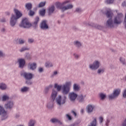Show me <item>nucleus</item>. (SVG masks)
I'll return each mask as SVG.
<instances>
[{"instance_id":"1","label":"nucleus","mask_w":126,"mask_h":126,"mask_svg":"<svg viewBox=\"0 0 126 126\" xmlns=\"http://www.w3.org/2000/svg\"><path fill=\"white\" fill-rule=\"evenodd\" d=\"M106 15L108 18H109L106 22V26L109 28H114L116 25L121 24L122 23V18L124 16L122 13H117V15L115 17L114 21L113 22L112 17H113L114 14L110 9L107 10Z\"/></svg>"},{"instance_id":"2","label":"nucleus","mask_w":126,"mask_h":126,"mask_svg":"<svg viewBox=\"0 0 126 126\" xmlns=\"http://www.w3.org/2000/svg\"><path fill=\"white\" fill-rule=\"evenodd\" d=\"M72 85V83L71 81H67L63 85V86L55 83L54 84V88H56L58 92L62 90V94H63V95H67L68 93H69Z\"/></svg>"},{"instance_id":"3","label":"nucleus","mask_w":126,"mask_h":126,"mask_svg":"<svg viewBox=\"0 0 126 126\" xmlns=\"http://www.w3.org/2000/svg\"><path fill=\"white\" fill-rule=\"evenodd\" d=\"M70 0H65L63 2L61 3V2H56L55 3V6L56 7L59 9H62L63 11H64L65 10H67L68 9H71L72 7H73V5L71 4H68L66 6V4L67 3H70Z\"/></svg>"},{"instance_id":"4","label":"nucleus","mask_w":126,"mask_h":126,"mask_svg":"<svg viewBox=\"0 0 126 126\" xmlns=\"http://www.w3.org/2000/svg\"><path fill=\"white\" fill-rule=\"evenodd\" d=\"M101 63L99 60L94 61L93 63H90L89 65V68L91 70H97L100 67Z\"/></svg>"},{"instance_id":"5","label":"nucleus","mask_w":126,"mask_h":126,"mask_svg":"<svg viewBox=\"0 0 126 126\" xmlns=\"http://www.w3.org/2000/svg\"><path fill=\"white\" fill-rule=\"evenodd\" d=\"M121 89H116L114 90L113 94L108 95V98L110 100H113V99H116L120 96L121 94Z\"/></svg>"},{"instance_id":"6","label":"nucleus","mask_w":126,"mask_h":126,"mask_svg":"<svg viewBox=\"0 0 126 126\" xmlns=\"http://www.w3.org/2000/svg\"><path fill=\"white\" fill-rule=\"evenodd\" d=\"M32 26V24L29 22L28 19L25 18L23 19L21 23L20 24V27L22 28H30Z\"/></svg>"},{"instance_id":"7","label":"nucleus","mask_w":126,"mask_h":126,"mask_svg":"<svg viewBox=\"0 0 126 126\" xmlns=\"http://www.w3.org/2000/svg\"><path fill=\"white\" fill-rule=\"evenodd\" d=\"M66 100V96H62L61 95H59L56 98V102L58 106H62L65 103Z\"/></svg>"},{"instance_id":"8","label":"nucleus","mask_w":126,"mask_h":126,"mask_svg":"<svg viewBox=\"0 0 126 126\" xmlns=\"http://www.w3.org/2000/svg\"><path fill=\"white\" fill-rule=\"evenodd\" d=\"M0 115L2 116V120H5V119H7V112L5 111L3 107L1 105H0Z\"/></svg>"},{"instance_id":"9","label":"nucleus","mask_w":126,"mask_h":126,"mask_svg":"<svg viewBox=\"0 0 126 126\" xmlns=\"http://www.w3.org/2000/svg\"><path fill=\"white\" fill-rule=\"evenodd\" d=\"M18 19L15 18L14 14H12L10 19V25L11 27H14L15 26V24H16V22H17V20Z\"/></svg>"},{"instance_id":"10","label":"nucleus","mask_w":126,"mask_h":126,"mask_svg":"<svg viewBox=\"0 0 126 126\" xmlns=\"http://www.w3.org/2000/svg\"><path fill=\"white\" fill-rule=\"evenodd\" d=\"M86 110L88 114H91L95 110V106L94 104H89L86 107Z\"/></svg>"},{"instance_id":"11","label":"nucleus","mask_w":126,"mask_h":126,"mask_svg":"<svg viewBox=\"0 0 126 126\" xmlns=\"http://www.w3.org/2000/svg\"><path fill=\"white\" fill-rule=\"evenodd\" d=\"M13 106H14V103H13V101H8L7 103L5 104L4 105V108L5 109H8V110H11L12 108H13Z\"/></svg>"},{"instance_id":"12","label":"nucleus","mask_w":126,"mask_h":126,"mask_svg":"<svg viewBox=\"0 0 126 126\" xmlns=\"http://www.w3.org/2000/svg\"><path fill=\"white\" fill-rule=\"evenodd\" d=\"M14 12L15 14L14 16L16 19H19L22 16V13L16 8L14 9Z\"/></svg>"},{"instance_id":"13","label":"nucleus","mask_w":126,"mask_h":126,"mask_svg":"<svg viewBox=\"0 0 126 126\" xmlns=\"http://www.w3.org/2000/svg\"><path fill=\"white\" fill-rule=\"evenodd\" d=\"M21 75H23L27 80H30L33 77V75L30 73L24 72V73H22Z\"/></svg>"},{"instance_id":"14","label":"nucleus","mask_w":126,"mask_h":126,"mask_svg":"<svg viewBox=\"0 0 126 126\" xmlns=\"http://www.w3.org/2000/svg\"><path fill=\"white\" fill-rule=\"evenodd\" d=\"M57 96H58V92L53 90L50 96V100L55 101V100L57 99Z\"/></svg>"},{"instance_id":"15","label":"nucleus","mask_w":126,"mask_h":126,"mask_svg":"<svg viewBox=\"0 0 126 126\" xmlns=\"http://www.w3.org/2000/svg\"><path fill=\"white\" fill-rule=\"evenodd\" d=\"M69 98L72 102L75 101V99L77 98V94L74 92H71L69 94Z\"/></svg>"},{"instance_id":"16","label":"nucleus","mask_w":126,"mask_h":126,"mask_svg":"<svg viewBox=\"0 0 126 126\" xmlns=\"http://www.w3.org/2000/svg\"><path fill=\"white\" fill-rule=\"evenodd\" d=\"M40 27L42 30H47V29H48L49 26L47 24V21H43L40 24Z\"/></svg>"},{"instance_id":"17","label":"nucleus","mask_w":126,"mask_h":126,"mask_svg":"<svg viewBox=\"0 0 126 126\" xmlns=\"http://www.w3.org/2000/svg\"><path fill=\"white\" fill-rule=\"evenodd\" d=\"M18 63H19V66L20 68H23L24 65H25V60L23 59H20L18 60Z\"/></svg>"},{"instance_id":"18","label":"nucleus","mask_w":126,"mask_h":126,"mask_svg":"<svg viewBox=\"0 0 126 126\" xmlns=\"http://www.w3.org/2000/svg\"><path fill=\"white\" fill-rule=\"evenodd\" d=\"M28 67L30 69L32 70H34L36 69V67H37V64L35 63H30L28 64Z\"/></svg>"},{"instance_id":"19","label":"nucleus","mask_w":126,"mask_h":126,"mask_svg":"<svg viewBox=\"0 0 126 126\" xmlns=\"http://www.w3.org/2000/svg\"><path fill=\"white\" fill-rule=\"evenodd\" d=\"M73 90L75 92H77L80 90V86L78 84L74 83L73 85Z\"/></svg>"},{"instance_id":"20","label":"nucleus","mask_w":126,"mask_h":126,"mask_svg":"<svg viewBox=\"0 0 126 126\" xmlns=\"http://www.w3.org/2000/svg\"><path fill=\"white\" fill-rule=\"evenodd\" d=\"M54 11H55V5H52L50 6L48 8V14H52L54 13Z\"/></svg>"},{"instance_id":"21","label":"nucleus","mask_w":126,"mask_h":126,"mask_svg":"<svg viewBox=\"0 0 126 126\" xmlns=\"http://www.w3.org/2000/svg\"><path fill=\"white\" fill-rule=\"evenodd\" d=\"M54 102L55 101L52 100L48 102L47 104L48 109H52V108H54Z\"/></svg>"},{"instance_id":"22","label":"nucleus","mask_w":126,"mask_h":126,"mask_svg":"<svg viewBox=\"0 0 126 126\" xmlns=\"http://www.w3.org/2000/svg\"><path fill=\"white\" fill-rule=\"evenodd\" d=\"M45 66L47 68H50V67H53L54 64L50 61H47L45 63Z\"/></svg>"},{"instance_id":"23","label":"nucleus","mask_w":126,"mask_h":126,"mask_svg":"<svg viewBox=\"0 0 126 126\" xmlns=\"http://www.w3.org/2000/svg\"><path fill=\"white\" fill-rule=\"evenodd\" d=\"M97 126V118H93V121L88 126Z\"/></svg>"},{"instance_id":"24","label":"nucleus","mask_w":126,"mask_h":126,"mask_svg":"<svg viewBox=\"0 0 126 126\" xmlns=\"http://www.w3.org/2000/svg\"><path fill=\"white\" fill-rule=\"evenodd\" d=\"M30 89L28 87H23L21 89L20 91L22 93H26L29 91Z\"/></svg>"},{"instance_id":"25","label":"nucleus","mask_w":126,"mask_h":126,"mask_svg":"<svg viewBox=\"0 0 126 126\" xmlns=\"http://www.w3.org/2000/svg\"><path fill=\"white\" fill-rule=\"evenodd\" d=\"M36 124V120L31 119L28 123V126H35Z\"/></svg>"},{"instance_id":"26","label":"nucleus","mask_w":126,"mask_h":126,"mask_svg":"<svg viewBox=\"0 0 126 126\" xmlns=\"http://www.w3.org/2000/svg\"><path fill=\"white\" fill-rule=\"evenodd\" d=\"M105 69L104 67H101L99 69H98L97 71V73L98 74H103V73L105 72Z\"/></svg>"},{"instance_id":"27","label":"nucleus","mask_w":126,"mask_h":126,"mask_svg":"<svg viewBox=\"0 0 126 126\" xmlns=\"http://www.w3.org/2000/svg\"><path fill=\"white\" fill-rule=\"evenodd\" d=\"M86 97V95H83L82 94H81L78 96V100L79 101V102H82L83 101H84V99H85V97Z\"/></svg>"},{"instance_id":"28","label":"nucleus","mask_w":126,"mask_h":126,"mask_svg":"<svg viewBox=\"0 0 126 126\" xmlns=\"http://www.w3.org/2000/svg\"><path fill=\"white\" fill-rule=\"evenodd\" d=\"M25 7L28 9V10H31L32 9V3H27L25 4Z\"/></svg>"},{"instance_id":"29","label":"nucleus","mask_w":126,"mask_h":126,"mask_svg":"<svg viewBox=\"0 0 126 126\" xmlns=\"http://www.w3.org/2000/svg\"><path fill=\"white\" fill-rule=\"evenodd\" d=\"M6 88H7V86L5 84L3 83H0V89H1V90H5Z\"/></svg>"},{"instance_id":"30","label":"nucleus","mask_w":126,"mask_h":126,"mask_svg":"<svg viewBox=\"0 0 126 126\" xmlns=\"http://www.w3.org/2000/svg\"><path fill=\"white\" fill-rule=\"evenodd\" d=\"M9 99V96L7 94H4L1 97V100L3 101H5Z\"/></svg>"},{"instance_id":"31","label":"nucleus","mask_w":126,"mask_h":126,"mask_svg":"<svg viewBox=\"0 0 126 126\" xmlns=\"http://www.w3.org/2000/svg\"><path fill=\"white\" fill-rule=\"evenodd\" d=\"M50 122L51 123H53V124H55L56 123H58L60 124H62V123L61 122V121H60L59 120V119H57V118H52L50 120Z\"/></svg>"},{"instance_id":"32","label":"nucleus","mask_w":126,"mask_h":126,"mask_svg":"<svg viewBox=\"0 0 126 126\" xmlns=\"http://www.w3.org/2000/svg\"><path fill=\"white\" fill-rule=\"evenodd\" d=\"M46 14V9H42L39 10V14L41 16H44L45 14Z\"/></svg>"},{"instance_id":"33","label":"nucleus","mask_w":126,"mask_h":126,"mask_svg":"<svg viewBox=\"0 0 126 126\" xmlns=\"http://www.w3.org/2000/svg\"><path fill=\"white\" fill-rule=\"evenodd\" d=\"M74 45L76 46V47H77L78 48H80V47H81V43L78 41H75L74 42Z\"/></svg>"},{"instance_id":"34","label":"nucleus","mask_w":126,"mask_h":126,"mask_svg":"<svg viewBox=\"0 0 126 126\" xmlns=\"http://www.w3.org/2000/svg\"><path fill=\"white\" fill-rule=\"evenodd\" d=\"M46 1L41 2L38 4V7H44V6L46 5Z\"/></svg>"},{"instance_id":"35","label":"nucleus","mask_w":126,"mask_h":126,"mask_svg":"<svg viewBox=\"0 0 126 126\" xmlns=\"http://www.w3.org/2000/svg\"><path fill=\"white\" fill-rule=\"evenodd\" d=\"M119 60H120V62L121 63H122V64H123L124 65H126V60L125 59V58H124L123 57H120Z\"/></svg>"},{"instance_id":"36","label":"nucleus","mask_w":126,"mask_h":126,"mask_svg":"<svg viewBox=\"0 0 126 126\" xmlns=\"http://www.w3.org/2000/svg\"><path fill=\"white\" fill-rule=\"evenodd\" d=\"M99 97L101 99V100H104L105 98H106V94H103V93H100L99 94Z\"/></svg>"},{"instance_id":"37","label":"nucleus","mask_w":126,"mask_h":126,"mask_svg":"<svg viewBox=\"0 0 126 126\" xmlns=\"http://www.w3.org/2000/svg\"><path fill=\"white\" fill-rule=\"evenodd\" d=\"M39 17H36L34 19V22L33 23V24L34 25H37L38 24V23L39 22Z\"/></svg>"},{"instance_id":"38","label":"nucleus","mask_w":126,"mask_h":126,"mask_svg":"<svg viewBox=\"0 0 126 126\" xmlns=\"http://www.w3.org/2000/svg\"><path fill=\"white\" fill-rule=\"evenodd\" d=\"M73 56L74 59H75L76 60H78V59L79 58H80V55H79V54H77L76 53H74L73 54Z\"/></svg>"},{"instance_id":"39","label":"nucleus","mask_w":126,"mask_h":126,"mask_svg":"<svg viewBox=\"0 0 126 126\" xmlns=\"http://www.w3.org/2000/svg\"><path fill=\"white\" fill-rule=\"evenodd\" d=\"M29 50V48L27 47H23L20 49L19 51L21 52V53H22V52H24V51H28Z\"/></svg>"},{"instance_id":"40","label":"nucleus","mask_w":126,"mask_h":126,"mask_svg":"<svg viewBox=\"0 0 126 126\" xmlns=\"http://www.w3.org/2000/svg\"><path fill=\"white\" fill-rule=\"evenodd\" d=\"M58 74V71H55L53 72V74L51 75V77L53 78L54 76H56Z\"/></svg>"},{"instance_id":"41","label":"nucleus","mask_w":126,"mask_h":126,"mask_svg":"<svg viewBox=\"0 0 126 126\" xmlns=\"http://www.w3.org/2000/svg\"><path fill=\"white\" fill-rule=\"evenodd\" d=\"M50 90L48 89V88L47 87L44 90V94H48L49 93V91Z\"/></svg>"},{"instance_id":"42","label":"nucleus","mask_w":126,"mask_h":126,"mask_svg":"<svg viewBox=\"0 0 126 126\" xmlns=\"http://www.w3.org/2000/svg\"><path fill=\"white\" fill-rule=\"evenodd\" d=\"M98 120L99 121L100 124H102V123H103V122L104 118H103V117L100 116L99 117Z\"/></svg>"},{"instance_id":"43","label":"nucleus","mask_w":126,"mask_h":126,"mask_svg":"<svg viewBox=\"0 0 126 126\" xmlns=\"http://www.w3.org/2000/svg\"><path fill=\"white\" fill-rule=\"evenodd\" d=\"M35 14V12L32 10H30V13H29V15H30V16H33V15H34Z\"/></svg>"},{"instance_id":"44","label":"nucleus","mask_w":126,"mask_h":126,"mask_svg":"<svg viewBox=\"0 0 126 126\" xmlns=\"http://www.w3.org/2000/svg\"><path fill=\"white\" fill-rule=\"evenodd\" d=\"M115 0H106L105 1L107 3H113Z\"/></svg>"},{"instance_id":"45","label":"nucleus","mask_w":126,"mask_h":126,"mask_svg":"<svg viewBox=\"0 0 126 126\" xmlns=\"http://www.w3.org/2000/svg\"><path fill=\"white\" fill-rule=\"evenodd\" d=\"M123 96L124 98H126V89L123 92Z\"/></svg>"},{"instance_id":"46","label":"nucleus","mask_w":126,"mask_h":126,"mask_svg":"<svg viewBox=\"0 0 126 126\" xmlns=\"http://www.w3.org/2000/svg\"><path fill=\"white\" fill-rule=\"evenodd\" d=\"M110 124V120L107 119L106 121H105V126H109V125Z\"/></svg>"},{"instance_id":"47","label":"nucleus","mask_w":126,"mask_h":126,"mask_svg":"<svg viewBox=\"0 0 126 126\" xmlns=\"http://www.w3.org/2000/svg\"><path fill=\"white\" fill-rule=\"evenodd\" d=\"M26 59H27V60H30L31 59V56H30V54H27L26 56Z\"/></svg>"},{"instance_id":"48","label":"nucleus","mask_w":126,"mask_h":126,"mask_svg":"<svg viewBox=\"0 0 126 126\" xmlns=\"http://www.w3.org/2000/svg\"><path fill=\"white\" fill-rule=\"evenodd\" d=\"M2 57H4V54L1 50H0V58H2Z\"/></svg>"},{"instance_id":"49","label":"nucleus","mask_w":126,"mask_h":126,"mask_svg":"<svg viewBox=\"0 0 126 126\" xmlns=\"http://www.w3.org/2000/svg\"><path fill=\"white\" fill-rule=\"evenodd\" d=\"M95 27L96 28H97V29H99V30H102V26H99V25H98V26H95Z\"/></svg>"},{"instance_id":"50","label":"nucleus","mask_w":126,"mask_h":126,"mask_svg":"<svg viewBox=\"0 0 126 126\" xmlns=\"http://www.w3.org/2000/svg\"><path fill=\"white\" fill-rule=\"evenodd\" d=\"M66 118L68 119V120H69V121H71V117L70 116V115H69L68 114H66Z\"/></svg>"},{"instance_id":"51","label":"nucleus","mask_w":126,"mask_h":126,"mask_svg":"<svg viewBox=\"0 0 126 126\" xmlns=\"http://www.w3.org/2000/svg\"><path fill=\"white\" fill-rule=\"evenodd\" d=\"M24 42H25L24 40H23V39H20L19 40V44H23V43H24Z\"/></svg>"},{"instance_id":"52","label":"nucleus","mask_w":126,"mask_h":126,"mask_svg":"<svg viewBox=\"0 0 126 126\" xmlns=\"http://www.w3.org/2000/svg\"><path fill=\"white\" fill-rule=\"evenodd\" d=\"M34 42V39L33 38L29 39V43H33Z\"/></svg>"},{"instance_id":"53","label":"nucleus","mask_w":126,"mask_h":126,"mask_svg":"<svg viewBox=\"0 0 126 126\" xmlns=\"http://www.w3.org/2000/svg\"><path fill=\"white\" fill-rule=\"evenodd\" d=\"M123 126H126V119L125 120V121L122 123Z\"/></svg>"},{"instance_id":"54","label":"nucleus","mask_w":126,"mask_h":126,"mask_svg":"<svg viewBox=\"0 0 126 126\" xmlns=\"http://www.w3.org/2000/svg\"><path fill=\"white\" fill-rule=\"evenodd\" d=\"M5 15H10V12L9 11H7L5 12Z\"/></svg>"},{"instance_id":"55","label":"nucleus","mask_w":126,"mask_h":126,"mask_svg":"<svg viewBox=\"0 0 126 126\" xmlns=\"http://www.w3.org/2000/svg\"><path fill=\"white\" fill-rule=\"evenodd\" d=\"M38 71H39V72H42L43 71V68H42V67L39 68V69H38Z\"/></svg>"},{"instance_id":"56","label":"nucleus","mask_w":126,"mask_h":126,"mask_svg":"<svg viewBox=\"0 0 126 126\" xmlns=\"http://www.w3.org/2000/svg\"><path fill=\"white\" fill-rule=\"evenodd\" d=\"M48 88V89H52V88H53V85H50L49 86L47 87Z\"/></svg>"},{"instance_id":"57","label":"nucleus","mask_w":126,"mask_h":126,"mask_svg":"<svg viewBox=\"0 0 126 126\" xmlns=\"http://www.w3.org/2000/svg\"><path fill=\"white\" fill-rule=\"evenodd\" d=\"M0 22H5V19L4 18H2L0 20Z\"/></svg>"},{"instance_id":"58","label":"nucleus","mask_w":126,"mask_h":126,"mask_svg":"<svg viewBox=\"0 0 126 126\" xmlns=\"http://www.w3.org/2000/svg\"><path fill=\"white\" fill-rule=\"evenodd\" d=\"M126 1H124L122 3V6H126Z\"/></svg>"},{"instance_id":"59","label":"nucleus","mask_w":126,"mask_h":126,"mask_svg":"<svg viewBox=\"0 0 126 126\" xmlns=\"http://www.w3.org/2000/svg\"><path fill=\"white\" fill-rule=\"evenodd\" d=\"M84 112H85L84 109H82L81 110V114H84Z\"/></svg>"},{"instance_id":"60","label":"nucleus","mask_w":126,"mask_h":126,"mask_svg":"<svg viewBox=\"0 0 126 126\" xmlns=\"http://www.w3.org/2000/svg\"><path fill=\"white\" fill-rule=\"evenodd\" d=\"M76 11H77V12H80V9L79 8H77L76 9Z\"/></svg>"},{"instance_id":"61","label":"nucleus","mask_w":126,"mask_h":126,"mask_svg":"<svg viewBox=\"0 0 126 126\" xmlns=\"http://www.w3.org/2000/svg\"><path fill=\"white\" fill-rule=\"evenodd\" d=\"M72 113L73 114V115L75 116V117H76V113H75V112L72 111Z\"/></svg>"},{"instance_id":"62","label":"nucleus","mask_w":126,"mask_h":126,"mask_svg":"<svg viewBox=\"0 0 126 126\" xmlns=\"http://www.w3.org/2000/svg\"><path fill=\"white\" fill-rule=\"evenodd\" d=\"M88 25H91V26H94V25H89V24H88Z\"/></svg>"},{"instance_id":"63","label":"nucleus","mask_w":126,"mask_h":126,"mask_svg":"<svg viewBox=\"0 0 126 126\" xmlns=\"http://www.w3.org/2000/svg\"><path fill=\"white\" fill-rule=\"evenodd\" d=\"M125 79H126V77H125Z\"/></svg>"},{"instance_id":"64","label":"nucleus","mask_w":126,"mask_h":126,"mask_svg":"<svg viewBox=\"0 0 126 126\" xmlns=\"http://www.w3.org/2000/svg\"><path fill=\"white\" fill-rule=\"evenodd\" d=\"M26 83H27L28 84H29V83H27V82H26Z\"/></svg>"}]
</instances>
